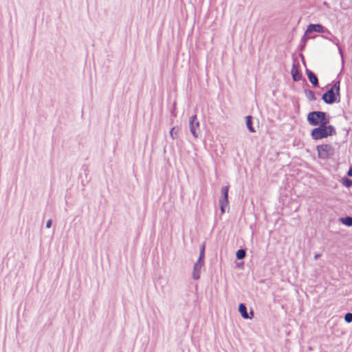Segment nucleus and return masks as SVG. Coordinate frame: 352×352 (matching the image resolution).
<instances>
[{
  "mask_svg": "<svg viewBox=\"0 0 352 352\" xmlns=\"http://www.w3.org/2000/svg\"><path fill=\"white\" fill-rule=\"evenodd\" d=\"M321 99L327 104H333L340 102V81H333L332 87L322 95Z\"/></svg>",
  "mask_w": 352,
  "mask_h": 352,
  "instance_id": "nucleus-1",
  "label": "nucleus"
},
{
  "mask_svg": "<svg viewBox=\"0 0 352 352\" xmlns=\"http://www.w3.org/2000/svg\"><path fill=\"white\" fill-rule=\"evenodd\" d=\"M336 134V128L330 124H322L314 128L311 131V137L314 140L327 138Z\"/></svg>",
  "mask_w": 352,
  "mask_h": 352,
  "instance_id": "nucleus-2",
  "label": "nucleus"
},
{
  "mask_svg": "<svg viewBox=\"0 0 352 352\" xmlns=\"http://www.w3.org/2000/svg\"><path fill=\"white\" fill-rule=\"evenodd\" d=\"M308 123L313 126L327 124L330 122L329 115L324 111H310L307 116Z\"/></svg>",
  "mask_w": 352,
  "mask_h": 352,
  "instance_id": "nucleus-3",
  "label": "nucleus"
},
{
  "mask_svg": "<svg viewBox=\"0 0 352 352\" xmlns=\"http://www.w3.org/2000/svg\"><path fill=\"white\" fill-rule=\"evenodd\" d=\"M316 149L318 153V157L322 160L331 158L335 153L334 147L329 144L317 145Z\"/></svg>",
  "mask_w": 352,
  "mask_h": 352,
  "instance_id": "nucleus-4",
  "label": "nucleus"
},
{
  "mask_svg": "<svg viewBox=\"0 0 352 352\" xmlns=\"http://www.w3.org/2000/svg\"><path fill=\"white\" fill-rule=\"evenodd\" d=\"M228 191H229V186H223L221 189V198L219 199V206H220V210L222 214L225 213L226 212V208L228 206L229 201H228Z\"/></svg>",
  "mask_w": 352,
  "mask_h": 352,
  "instance_id": "nucleus-5",
  "label": "nucleus"
},
{
  "mask_svg": "<svg viewBox=\"0 0 352 352\" xmlns=\"http://www.w3.org/2000/svg\"><path fill=\"white\" fill-rule=\"evenodd\" d=\"M189 127L192 135L197 138L199 133V122L198 121L197 115H193L189 120Z\"/></svg>",
  "mask_w": 352,
  "mask_h": 352,
  "instance_id": "nucleus-6",
  "label": "nucleus"
},
{
  "mask_svg": "<svg viewBox=\"0 0 352 352\" xmlns=\"http://www.w3.org/2000/svg\"><path fill=\"white\" fill-rule=\"evenodd\" d=\"M326 28L320 23H310L307 25L305 32L310 34L312 32L323 33Z\"/></svg>",
  "mask_w": 352,
  "mask_h": 352,
  "instance_id": "nucleus-7",
  "label": "nucleus"
},
{
  "mask_svg": "<svg viewBox=\"0 0 352 352\" xmlns=\"http://www.w3.org/2000/svg\"><path fill=\"white\" fill-rule=\"evenodd\" d=\"M292 79L295 82L300 80L302 78V73L299 69V65L294 63L291 69Z\"/></svg>",
  "mask_w": 352,
  "mask_h": 352,
  "instance_id": "nucleus-8",
  "label": "nucleus"
},
{
  "mask_svg": "<svg viewBox=\"0 0 352 352\" xmlns=\"http://www.w3.org/2000/svg\"><path fill=\"white\" fill-rule=\"evenodd\" d=\"M239 312L244 319H252L254 316V312L251 310L250 313H248L247 307L244 303H240L238 308Z\"/></svg>",
  "mask_w": 352,
  "mask_h": 352,
  "instance_id": "nucleus-9",
  "label": "nucleus"
},
{
  "mask_svg": "<svg viewBox=\"0 0 352 352\" xmlns=\"http://www.w3.org/2000/svg\"><path fill=\"white\" fill-rule=\"evenodd\" d=\"M305 72L311 85L315 87H318L319 86V82L317 76L311 70L307 68H306Z\"/></svg>",
  "mask_w": 352,
  "mask_h": 352,
  "instance_id": "nucleus-10",
  "label": "nucleus"
},
{
  "mask_svg": "<svg viewBox=\"0 0 352 352\" xmlns=\"http://www.w3.org/2000/svg\"><path fill=\"white\" fill-rule=\"evenodd\" d=\"M324 33L325 34L322 36V38H324L327 40H329V41L332 42L333 43H334L335 45L338 46V44H339L338 38L336 36H335L334 35H333L329 30H327L326 28L325 32Z\"/></svg>",
  "mask_w": 352,
  "mask_h": 352,
  "instance_id": "nucleus-11",
  "label": "nucleus"
},
{
  "mask_svg": "<svg viewBox=\"0 0 352 352\" xmlns=\"http://www.w3.org/2000/svg\"><path fill=\"white\" fill-rule=\"evenodd\" d=\"M314 38V36H311L308 33L305 32V33H304V34L302 36L301 40H300V44L299 45V49L301 51L304 50V49L305 48V46H306L307 41L309 38Z\"/></svg>",
  "mask_w": 352,
  "mask_h": 352,
  "instance_id": "nucleus-12",
  "label": "nucleus"
},
{
  "mask_svg": "<svg viewBox=\"0 0 352 352\" xmlns=\"http://www.w3.org/2000/svg\"><path fill=\"white\" fill-rule=\"evenodd\" d=\"M203 266H201L200 265L197 263H195L193 267V272H192V278L194 280H198L200 278V274H201V269Z\"/></svg>",
  "mask_w": 352,
  "mask_h": 352,
  "instance_id": "nucleus-13",
  "label": "nucleus"
},
{
  "mask_svg": "<svg viewBox=\"0 0 352 352\" xmlns=\"http://www.w3.org/2000/svg\"><path fill=\"white\" fill-rule=\"evenodd\" d=\"M253 118L252 116H248L245 117V124L248 129L251 133L256 132L254 127L253 126Z\"/></svg>",
  "mask_w": 352,
  "mask_h": 352,
  "instance_id": "nucleus-14",
  "label": "nucleus"
},
{
  "mask_svg": "<svg viewBox=\"0 0 352 352\" xmlns=\"http://www.w3.org/2000/svg\"><path fill=\"white\" fill-rule=\"evenodd\" d=\"M339 221L344 225L351 227L352 226V217L346 216L344 217L340 218Z\"/></svg>",
  "mask_w": 352,
  "mask_h": 352,
  "instance_id": "nucleus-15",
  "label": "nucleus"
},
{
  "mask_svg": "<svg viewBox=\"0 0 352 352\" xmlns=\"http://www.w3.org/2000/svg\"><path fill=\"white\" fill-rule=\"evenodd\" d=\"M304 91H305V96H306L307 98L309 101H314V100H316V97L315 96V93L312 90L305 89Z\"/></svg>",
  "mask_w": 352,
  "mask_h": 352,
  "instance_id": "nucleus-16",
  "label": "nucleus"
},
{
  "mask_svg": "<svg viewBox=\"0 0 352 352\" xmlns=\"http://www.w3.org/2000/svg\"><path fill=\"white\" fill-rule=\"evenodd\" d=\"M340 182L346 188H349L352 186V179H349L348 177H343Z\"/></svg>",
  "mask_w": 352,
  "mask_h": 352,
  "instance_id": "nucleus-17",
  "label": "nucleus"
},
{
  "mask_svg": "<svg viewBox=\"0 0 352 352\" xmlns=\"http://www.w3.org/2000/svg\"><path fill=\"white\" fill-rule=\"evenodd\" d=\"M246 256V250L245 249L241 248L238 250L236 252V258L238 260L243 259Z\"/></svg>",
  "mask_w": 352,
  "mask_h": 352,
  "instance_id": "nucleus-18",
  "label": "nucleus"
},
{
  "mask_svg": "<svg viewBox=\"0 0 352 352\" xmlns=\"http://www.w3.org/2000/svg\"><path fill=\"white\" fill-rule=\"evenodd\" d=\"M179 131V129L175 126L171 128L170 131V135L173 139H176L177 138V133Z\"/></svg>",
  "mask_w": 352,
  "mask_h": 352,
  "instance_id": "nucleus-19",
  "label": "nucleus"
},
{
  "mask_svg": "<svg viewBox=\"0 0 352 352\" xmlns=\"http://www.w3.org/2000/svg\"><path fill=\"white\" fill-rule=\"evenodd\" d=\"M344 321L346 323L352 322V313L351 312H347L346 314H345V315L344 316Z\"/></svg>",
  "mask_w": 352,
  "mask_h": 352,
  "instance_id": "nucleus-20",
  "label": "nucleus"
},
{
  "mask_svg": "<svg viewBox=\"0 0 352 352\" xmlns=\"http://www.w3.org/2000/svg\"><path fill=\"white\" fill-rule=\"evenodd\" d=\"M205 250H206V243H205V242H204L200 246L199 256L205 257Z\"/></svg>",
  "mask_w": 352,
  "mask_h": 352,
  "instance_id": "nucleus-21",
  "label": "nucleus"
},
{
  "mask_svg": "<svg viewBox=\"0 0 352 352\" xmlns=\"http://www.w3.org/2000/svg\"><path fill=\"white\" fill-rule=\"evenodd\" d=\"M204 259H205V257L199 256V258L195 263H197V264L200 265L201 266H204Z\"/></svg>",
  "mask_w": 352,
  "mask_h": 352,
  "instance_id": "nucleus-22",
  "label": "nucleus"
},
{
  "mask_svg": "<svg viewBox=\"0 0 352 352\" xmlns=\"http://www.w3.org/2000/svg\"><path fill=\"white\" fill-rule=\"evenodd\" d=\"M347 177H352V166H351L346 173Z\"/></svg>",
  "mask_w": 352,
  "mask_h": 352,
  "instance_id": "nucleus-23",
  "label": "nucleus"
},
{
  "mask_svg": "<svg viewBox=\"0 0 352 352\" xmlns=\"http://www.w3.org/2000/svg\"><path fill=\"white\" fill-rule=\"evenodd\" d=\"M52 219L47 220V221L46 223V228H50L51 226H52Z\"/></svg>",
  "mask_w": 352,
  "mask_h": 352,
  "instance_id": "nucleus-24",
  "label": "nucleus"
},
{
  "mask_svg": "<svg viewBox=\"0 0 352 352\" xmlns=\"http://www.w3.org/2000/svg\"><path fill=\"white\" fill-rule=\"evenodd\" d=\"M300 56L301 58V60H302V64L306 67V63H305V57L303 56L302 54H300Z\"/></svg>",
  "mask_w": 352,
  "mask_h": 352,
  "instance_id": "nucleus-25",
  "label": "nucleus"
},
{
  "mask_svg": "<svg viewBox=\"0 0 352 352\" xmlns=\"http://www.w3.org/2000/svg\"><path fill=\"white\" fill-rule=\"evenodd\" d=\"M338 51H339V54L340 55V56L342 57V58L343 59V51L340 48V45H338Z\"/></svg>",
  "mask_w": 352,
  "mask_h": 352,
  "instance_id": "nucleus-26",
  "label": "nucleus"
},
{
  "mask_svg": "<svg viewBox=\"0 0 352 352\" xmlns=\"http://www.w3.org/2000/svg\"><path fill=\"white\" fill-rule=\"evenodd\" d=\"M320 256H321V254H319V253L316 254L314 255V259H315V260H317V259H318Z\"/></svg>",
  "mask_w": 352,
  "mask_h": 352,
  "instance_id": "nucleus-27",
  "label": "nucleus"
}]
</instances>
